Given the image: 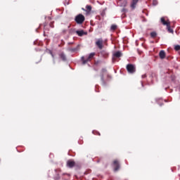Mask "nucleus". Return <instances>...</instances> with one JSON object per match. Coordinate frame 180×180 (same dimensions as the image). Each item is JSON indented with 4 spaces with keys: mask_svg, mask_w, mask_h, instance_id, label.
Segmentation results:
<instances>
[{
    "mask_svg": "<svg viewBox=\"0 0 180 180\" xmlns=\"http://www.w3.org/2000/svg\"><path fill=\"white\" fill-rule=\"evenodd\" d=\"M111 78L112 77H110V75H108V73L106 72V70L103 69L101 75L102 85H103V86H106V84H108V82L110 81Z\"/></svg>",
    "mask_w": 180,
    "mask_h": 180,
    "instance_id": "obj_1",
    "label": "nucleus"
},
{
    "mask_svg": "<svg viewBox=\"0 0 180 180\" xmlns=\"http://www.w3.org/2000/svg\"><path fill=\"white\" fill-rule=\"evenodd\" d=\"M95 57V53H90L88 56H82L81 58L82 64L85 65V64H88L91 60H92Z\"/></svg>",
    "mask_w": 180,
    "mask_h": 180,
    "instance_id": "obj_2",
    "label": "nucleus"
},
{
    "mask_svg": "<svg viewBox=\"0 0 180 180\" xmlns=\"http://www.w3.org/2000/svg\"><path fill=\"white\" fill-rule=\"evenodd\" d=\"M75 21L76 23H77V25H82V23L85 22V16H84L82 14H79L76 15Z\"/></svg>",
    "mask_w": 180,
    "mask_h": 180,
    "instance_id": "obj_3",
    "label": "nucleus"
},
{
    "mask_svg": "<svg viewBox=\"0 0 180 180\" xmlns=\"http://www.w3.org/2000/svg\"><path fill=\"white\" fill-rule=\"evenodd\" d=\"M96 46L100 49L102 50L103 49V39L102 38L98 39L96 41Z\"/></svg>",
    "mask_w": 180,
    "mask_h": 180,
    "instance_id": "obj_4",
    "label": "nucleus"
},
{
    "mask_svg": "<svg viewBox=\"0 0 180 180\" xmlns=\"http://www.w3.org/2000/svg\"><path fill=\"white\" fill-rule=\"evenodd\" d=\"M122 56H123V53H122L120 51H116L113 53L112 55V61L113 63H115V61H116V58H120V57H122Z\"/></svg>",
    "mask_w": 180,
    "mask_h": 180,
    "instance_id": "obj_5",
    "label": "nucleus"
},
{
    "mask_svg": "<svg viewBox=\"0 0 180 180\" xmlns=\"http://www.w3.org/2000/svg\"><path fill=\"white\" fill-rule=\"evenodd\" d=\"M113 165H114V171L116 172L120 169V163L119 162V160H115L113 161Z\"/></svg>",
    "mask_w": 180,
    "mask_h": 180,
    "instance_id": "obj_6",
    "label": "nucleus"
},
{
    "mask_svg": "<svg viewBox=\"0 0 180 180\" xmlns=\"http://www.w3.org/2000/svg\"><path fill=\"white\" fill-rule=\"evenodd\" d=\"M82 10L84 11V12H86V15H89V13H91V11H92V6L86 5V9L84 8H82Z\"/></svg>",
    "mask_w": 180,
    "mask_h": 180,
    "instance_id": "obj_7",
    "label": "nucleus"
},
{
    "mask_svg": "<svg viewBox=\"0 0 180 180\" xmlns=\"http://www.w3.org/2000/svg\"><path fill=\"white\" fill-rule=\"evenodd\" d=\"M67 167H68V168H74V167H75V161L72 160H68Z\"/></svg>",
    "mask_w": 180,
    "mask_h": 180,
    "instance_id": "obj_8",
    "label": "nucleus"
},
{
    "mask_svg": "<svg viewBox=\"0 0 180 180\" xmlns=\"http://www.w3.org/2000/svg\"><path fill=\"white\" fill-rule=\"evenodd\" d=\"M76 33L77 35L79 36V37H82V36H86V34H88V32H84L82 30L76 31Z\"/></svg>",
    "mask_w": 180,
    "mask_h": 180,
    "instance_id": "obj_9",
    "label": "nucleus"
},
{
    "mask_svg": "<svg viewBox=\"0 0 180 180\" xmlns=\"http://www.w3.org/2000/svg\"><path fill=\"white\" fill-rule=\"evenodd\" d=\"M59 58L63 61H67V56H65V53L63 52H61L60 53H59Z\"/></svg>",
    "mask_w": 180,
    "mask_h": 180,
    "instance_id": "obj_10",
    "label": "nucleus"
},
{
    "mask_svg": "<svg viewBox=\"0 0 180 180\" xmlns=\"http://www.w3.org/2000/svg\"><path fill=\"white\" fill-rule=\"evenodd\" d=\"M100 54L104 58H108V57H109V53H108V51H101Z\"/></svg>",
    "mask_w": 180,
    "mask_h": 180,
    "instance_id": "obj_11",
    "label": "nucleus"
},
{
    "mask_svg": "<svg viewBox=\"0 0 180 180\" xmlns=\"http://www.w3.org/2000/svg\"><path fill=\"white\" fill-rule=\"evenodd\" d=\"M159 57L161 58V60H164V58L166 57L165 51H160L159 53Z\"/></svg>",
    "mask_w": 180,
    "mask_h": 180,
    "instance_id": "obj_12",
    "label": "nucleus"
},
{
    "mask_svg": "<svg viewBox=\"0 0 180 180\" xmlns=\"http://www.w3.org/2000/svg\"><path fill=\"white\" fill-rule=\"evenodd\" d=\"M160 20H161V23H162V25H164V26H167V25H169L171 23L168 20L166 21L165 18H161Z\"/></svg>",
    "mask_w": 180,
    "mask_h": 180,
    "instance_id": "obj_13",
    "label": "nucleus"
},
{
    "mask_svg": "<svg viewBox=\"0 0 180 180\" xmlns=\"http://www.w3.org/2000/svg\"><path fill=\"white\" fill-rule=\"evenodd\" d=\"M138 2L139 0H132V2L131 4V8H132V9H135Z\"/></svg>",
    "mask_w": 180,
    "mask_h": 180,
    "instance_id": "obj_14",
    "label": "nucleus"
},
{
    "mask_svg": "<svg viewBox=\"0 0 180 180\" xmlns=\"http://www.w3.org/2000/svg\"><path fill=\"white\" fill-rule=\"evenodd\" d=\"M167 29L169 33H174V30L171 28V23L167 25Z\"/></svg>",
    "mask_w": 180,
    "mask_h": 180,
    "instance_id": "obj_15",
    "label": "nucleus"
},
{
    "mask_svg": "<svg viewBox=\"0 0 180 180\" xmlns=\"http://www.w3.org/2000/svg\"><path fill=\"white\" fill-rule=\"evenodd\" d=\"M127 70L129 74H133L134 72H136V69L134 68H127Z\"/></svg>",
    "mask_w": 180,
    "mask_h": 180,
    "instance_id": "obj_16",
    "label": "nucleus"
},
{
    "mask_svg": "<svg viewBox=\"0 0 180 180\" xmlns=\"http://www.w3.org/2000/svg\"><path fill=\"white\" fill-rule=\"evenodd\" d=\"M126 68H136V65L129 63V64L127 65Z\"/></svg>",
    "mask_w": 180,
    "mask_h": 180,
    "instance_id": "obj_17",
    "label": "nucleus"
},
{
    "mask_svg": "<svg viewBox=\"0 0 180 180\" xmlns=\"http://www.w3.org/2000/svg\"><path fill=\"white\" fill-rule=\"evenodd\" d=\"M150 37H153V39H154L155 37H157V32H152L150 33Z\"/></svg>",
    "mask_w": 180,
    "mask_h": 180,
    "instance_id": "obj_18",
    "label": "nucleus"
},
{
    "mask_svg": "<svg viewBox=\"0 0 180 180\" xmlns=\"http://www.w3.org/2000/svg\"><path fill=\"white\" fill-rule=\"evenodd\" d=\"M110 29H111V30H116V29H117V25H111Z\"/></svg>",
    "mask_w": 180,
    "mask_h": 180,
    "instance_id": "obj_19",
    "label": "nucleus"
},
{
    "mask_svg": "<svg viewBox=\"0 0 180 180\" xmlns=\"http://www.w3.org/2000/svg\"><path fill=\"white\" fill-rule=\"evenodd\" d=\"M174 50L176 51H179V50H180V45H175L174 46Z\"/></svg>",
    "mask_w": 180,
    "mask_h": 180,
    "instance_id": "obj_20",
    "label": "nucleus"
},
{
    "mask_svg": "<svg viewBox=\"0 0 180 180\" xmlns=\"http://www.w3.org/2000/svg\"><path fill=\"white\" fill-rule=\"evenodd\" d=\"M70 51H72V52L77 51V48L70 49Z\"/></svg>",
    "mask_w": 180,
    "mask_h": 180,
    "instance_id": "obj_21",
    "label": "nucleus"
},
{
    "mask_svg": "<svg viewBox=\"0 0 180 180\" xmlns=\"http://www.w3.org/2000/svg\"><path fill=\"white\" fill-rule=\"evenodd\" d=\"M55 179H56V180L60 179V176L58 175L56 177H55Z\"/></svg>",
    "mask_w": 180,
    "mask_h": 180,
    "instance_id": "obj_22",
    "label": "nucleus"
},
{
    "mask_svg": "<svg viewBox=\"0 0 180 180\" xmlns=\"http://www.w3.org/2000/svg\"><path fill=\"white\" fill-rule=\"evenodd\" d=\"M50 27H54V25H53V22H51V23H50Z\"/></svg>",
    "mask_w": 180,
    "mask_h": 180,
    "instance_id": "obj_23",
    "label": "nucleus"
},
{
    "mask_svg": "<svg viewBox=\"0 0 180 180\" xmlns=\"http://www.w3.org/2000/svg\"><path fill=\"white\" fill-rule=\"evenodd\" d=\"M63 33H67V30H63Z\"/></svg>",
    "mask_w": 180,
    "mask_h": 180,
    "instance_id": "obj_24",
    "label": "nucleus"
},
{
    "mask_svg": "<svg viewBox=\"0 0 180 180\" xmlns=\"http://www.w3.org/2000/svg\"><path fill=\"white\" fill-rule=\"evenodd\" d=\"M98 136H101V133L97 132Z\"/></svg>",
    "mask_w": 180,
    "mask_h": 180,
    "instance_id": "obj_25",
    "label": "nucleus"
},
{
    "mask_svg": "<svg viewBox=\"0 0 180 180\" xmlns=\"http://www.w3.org/2000/svg\"><path fill=\"white\" fill-rule=\"evenodd\" d=\"M44 30H47V28H46V27H44Z\"/></svg>",
    "mask_w": 180,
    "mask_h": 180,
    "instance_id": "obj_26",
    "label": "nucleus"
}]
</instances>
